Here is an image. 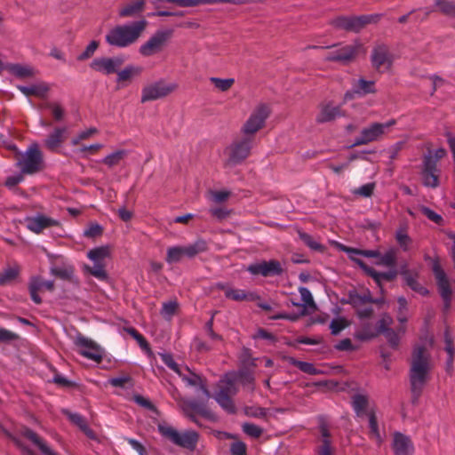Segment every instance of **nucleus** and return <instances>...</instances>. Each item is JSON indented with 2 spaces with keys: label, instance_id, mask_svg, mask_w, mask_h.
Here are the masks:
<instances>
[{
  "label": "nucleus",
  "instance_id": "obj_52",
  "mask_svg": "<svg viewBox=\"0 0 455 455\" xmlns=\"http://www.w3.org/2000/svg\"><path fill=\"white\" fill-rule=\"evenodd\" d=\"M231 195L230 191L228 190H220V191H210V200L214 204H221L226 202Z\"/></svg>",
  "mask_w": 455,
  "mask_h": 455
},
{
  "label": "nucleus",
  "instance_id": "obj_57",
  "mask_svg": "<svg viewBox=\"0 0 455 455\" xmlns=\"http://www.w3.org/2000/svg\"><path fill=\"white\" fill-rule=\"evenodd\" d=\"M299 292L301 297V300L303 301L304 307H315V304L311 294V291L307 287H299Z\"/></svg>",
  "mask_w": 455,
  "mask_h": 455
},
{
  "label": "nucleus",
  "instance_id": "obj_37",
  "mask_svg": "<svg viewBox=\"0 0 455 455\" xmlns=\"http://www.w3.org/2000/svg\"><path fill=\"white\" fill-rule=\"evenodd\" d=\"M298 235L299 239L312 251L320 252L324 251L325 247L311 235L300 230L298 231Z\"/></svg>",
  "mask_w": 455,
  "mask_h": 455
},
{
  "label": "nucleus",
  "instance_id": "obj_21",
  "mask_svg": "<svg viewBox=\"0 0 455 455\" xmlns=\"http://www.w3.org/2000/svg\"><path fill=\"white\" fill-rule=\"evenodd\" d=\"M343 116H346V112L341 106H335L331 102H328L321 105L316 122L320 124L328 123Z\"/></svg>",
  "mask_w": 455,
  "mask_h": 455
},
{
  "label": "nucleus",
  "instance_id": "obj_7",
  "mask_svg": "<svg viewBox=\"0 0 455 455\" xmlns=\"http://www.w3.org/2000/svg\"><path fill=\"white\" fill-rule=\"evenodd\" d=\"M446 154L443 148H438L435 152H428L424 156L422 180L426 187L436 188L439 185V170L436 168V163Z\"/></svg>",
  "mask_w": 455,
  "mask_h": 455
},
{
  "label": "nucleus",
  "instance_id": "obj_9",
  "mask_svg": "<svg viewBox=\"0 0 455 455\" xmlns=\"http://www.w3.org/2000/svg\"><path fill=\"white\" fill-rule=\"evenodd\" d=\"M87 257L93 262L92 267H85L86 270L99 280H106L108 278L105 270V259L110 257V247L108 245L100 246L90 250Z\"/></svg>",
  "mask_w": 455,
  "mask_h": 455
},
{
  "label": "nucleus",
  "instance_id": "obj_36",
  "mask_svg": "<svg viewBox=\"0 0 455 455\" xmlns=\"http://www.w3.org/2000/svg\"><path fill=\"white\" fill-rule=\"evenodd\" d=\"M50 272L62 280H71L74 275V267L70 264L54 266L51 267Z\"/></svg>",
  "mask_w": 455,
  "mask_h": 455
},
{
  "label": "nucleus",
  "instance_id": "obj_45",
  "mask_svg": "<svg viewBox=\"0 0 455 455\" xmlns=\"http://www.w3.org/2000/svg\"><path fill=\"white\" fill-rule=\"evenodd\" d=\"M444 337H445V343H446L445 350L449 355V358L447 361V368H448V371H451L452 370V363H453V339H452V335H451V331L450 329L447 328L445 330Z\"/></svg>",
  "mask_w": 455,
  "mask_h": 455
},
{
  "label": "nucleus",
  "instance_id": "obj_31",
  "mask_svg": "<svg viewBox=\"0 0 455 455\" xmlns=\"http://www.w3.org/2000/svg\"><path fill=\"white\" fill-rule=\"evenodd\" d=\"M369 419V436L371 439L374 440L378 445H381L384 441L383 435L380 434L379 424L377 421V417L373 410H370L368 413Z\"/></svg>",
  "mask_w": 455,
  "mask_h": 455
},
{
  "label": "nucleus",
  "instance_id": "obj_42",
  "mask_svg": "<svg viewBox=\"0 0 455 455\" xmlns=\"http://www.w3.org/2000/svg\"><path fill=\"white\" fill-rule=\"evenodd\" d=\"M396 263V250L390 248L384 254L379 253V265H383L388 267H394Z\"/></svg>",
  "mask_w": 455,
  "mask_h": 455
},
{
  "label": "nucleus",
  "instance_id": "obj_63",
  "mask_svg": "<svg viewBox=\"0 0 455 455\" xmlns=\"http://www.w3.org/2000/svg\"><path fill=\"white\" fill-rule=\"evenodd\" d=\"M19 339V335L4 328H0V342L8 343Z\"/></svg>",
  "mask_w": 455,
  "mask_h": 455
},
{
  "label": "nucleus",
  "instance_id": "obj_16",
  "mask_svg": "<svg viewBox=\"0 0 455 455\" xmlns=\"http://www.w3.org/2000/svg\"><path fill=\"white\" fill-rule=\"evenodd\" d=\"M247 271L254 275L267 277L281 275L283 273V267L280 261L271 259L252 263L247 267Z\"/></svg>",
  "mask_w": 455,
  "mask_h": 455
},
{
  "label": "nucleus",
  "instance_id": "obj_48",
  "mask_svg": "<svg viewBox=\"0 0 455 455\" xmlns=\"http://www.w3.org/2000/svg\"><path fill=\"white\" fill-rule=\"evenodd\" d=\"M44 108L51 110L54 119L56 121H61L65 116V110L60 106V103L57 102H47L44 105Z\"/></svg>",
  "mask_w": 455,
  "mask_h": 455
},
{
  "label": "nucleus",
  "instance_id": "obj_25",
  "mask_svg": "<svg viewBox=\"0 0 455 455\" xmlns=\"http://www.w3.org/2000/svg\"><path fill=\"white\" fill-rule=\"evenodd\" d=\"M393 449L395 455H411L414 451L411 439L401 433L395 434Z\"/></svg>",
  "mask_w": 455,
  "mask_h": 455
},
{
  "label": "nucleus",
  "instance_id": "obj_54",
  "mask_svg": "<svg viewBox=\"0 0 455 455\" xmlns=\"http://www.w3.org/2000/svg\"><path fill=\"white\" fill-rule=\"evenodd\" d=\"M98 132V130L94 127L89 128L85 131H82L79 133H77L76 136L72 138L71 144L73 146L78 145L82 140L89 139L90 137L93 136Z\"/></svg>",
  "mask_w": 455,
  "mask_h": 455
},
{
  "label": "nucleus",
  "instance_id": "obj_60",
  "mask_svg": "<svg viewBox=\"0 0 455 455\" xmlns=\"http://www.w3.org/2000/svg\"><path fill=\"white\" fill-rule=\"evenodd\" d=\"M405 280H406V283L413 290V291H418L419 293H420L421 295H426L427 294V290L424 287H422L418 282L417 280L408 275V274H405Z\"/></svg>",
  "mask_w": 455,
  "mask_h": 455
},
{
  "label": "nucleus",
  "instance_id": "obj_43",
  "mask_svg": "<svg viewBox=\"0 0 455 455\" xmlns=\"http://www.w3.org/2000/svg\"><path fill=\"white\" fill-rule=\"evenodd\" d=\"M20 273V267L18 266L9 267L0 273V284H7L17 278Z\"/></svg>",
  "mask_w": 455,
  "mask_h": 455
},
{
  "label": "nucleus",
  "instance_id": "obj_3",
  "mask_svg": "<svg viewBox=\"0 0 455 455\" xmlns=\"http://www.w3.org/2000/svg\"><path fill=\"white\" fill-rule=\"evenodd\" d=\"M157 429L160 435L172 442L173 444L194 451L196 448L199 435L194 430H186L180 432L175 427L166 424L160 423L157 425Z\"/></svg>",
  "mask_w": 455,
  "mask_h": 455
},
{
  "label": "nucleus",
  "instance_id": "obj_51",
  "mask_svg": "<svg viewBox=\"0 0 455 455\" xmlns=\"http://www.w3.org/2000/svg\"><path fill=\"white\" fill-rule=\"evenodd\" d=\"M209 212L218 221H221L230 216L232 210L226 207H212L209 209Z\"/></svg>",
  "mask_w": 455,
  "mask_h": 455
},
{
  "label": "nucleus",
  "instance_id": "obj_13",
  "mask_svg": "<svg viewBox=\"0 0 455 455\" xmlns=\"http://www.w3.org/2000/svg\"><path fill=\"white\" fill-rule=\"evenodd\" d=\"M396 124L395 119H390L386 123H372L363 128L360 135L355 138L353 146H361L379 140L386 131Z\"/></svg>",
  "mask_w": 455,
  "mask_h": 455
},
{
  "label": "nucleus",
  "instance_id": "obj_34",
  "mask_svg": "<svg viewBox=\"0 0 455 455\" xmlns=\"http://www.w3.org/2000/svg\"><path fill=\"white\" fill-rule=\"evenodd\" d=\"M145 6V2L143 0L136 1L131 4H128L124 5L122 9L119 11V16L120 17H134L138 14H140L143 10Z\"/></svg>",
  "mask_w": 455,
  "mask_h": 455
},
{
  "label": "nucleus",
  "instance_id": "obj_10",
  "mask_svg": "<svg viewBox=\"0 0 455 455\" xmlns=\"http://www.w3.org/2000/svg\"><path fill=\"white\" fill-rule=\"evenodd\" d=\"M177 88L178 84L176 83H166L164 80L156 81L142 88L140 101L145 103L164 98L176 91Z\"/></svg>",
  "mask_w": 455,
  "mask_h": 455
},
{
  "label": "nucleus",
  "instance_id": "obj_20",
  "mask_svg": "<svg viewBox=\"0 0 455 455\" xmlns=\"http://www.w3.org/2000/svg\"><path fill=\"white\" fill-rule=\"evenodd\" d=\"M351 259L355 261L368 275H370L379 286H380L382 280L392 281L397 275V271L394 268L387 272H379L374 268L367 266L360 259H355L353 256H351Z\"/></svg>",
  "mask_w": 455,
  "mask_h": 455
},
{
  "label": "nucleus",
  "instance_id": "obj_55",
  "mask_svg": "<svg viewBox=\"0 0 455 455\" xmlns=\"http://www.w3.org/2000/svg\"><path fill=\"white\" fill-rule=\"evenodd\" d=\"M242 428H243V431L246 435H248L253 438L259 437L261 435V434L263 433V429L260 427H259L255 424H252V423L246 422V423L243 424Z\"/></svg>",
  "mask_w": 455,
  "mask_h": 455
},
{
  "label": "nucleus",
  "instance_id": "obj_39",
  "mask_svg": "<svg viewBox=\"0 0 455 455\" xmlns=\"http://www.w3.org/2000/svg\"><path fill=\"white\" fill-rule=\"evenodd\" d=\"M126 156L127 151L120 149L106 156L101 162L111 168L117 165Z\"/></svg>",
  "mask_w": 455,
  "mask_h": 455
},
{
  "label": "nucleus",
  "instance_id": "obj_5",
  "mask_svg": "<svg viewBox=\"0 0 455 455\" xmlns=\"http://www.w3.org/2000/svg\"><path fill=\"white\" fill-rule=\"evenodd\" d=\"M253 145V139L251 137H243L235 140L228 145L225 150V166L234 167L245 160L250 153Z\"/></svg>",
  "mask_w": 455,
  "mask_h": 455
},
{
  "label": "nucleus",
  "instance_id": "obj_29",
  "mask_svg": "<svg viewBox=\"0 0 455 455\" xmlns=\"http://www.w3.org/2000/svg\"><path fill=\"white\" fill-rule=\"evenodd\" d=\"M23 435L31 441L44 455H59L45 443L44 439L31 429L26 428L23 431Z\"/></svg>",
  "mask_w": 455,
  "mask_h": 455
},
{
  "label": "nucleus",
  "instance_id": "obj_18",
  "mask_svg": "<svg viewBox=\"0 0 455 455\" xmlns=\"http://www.w3.org/2000/svg\"><path fill=\"white\" fill-rule=\"evenodd\" d=\"M123 64V60L119 57L108 58L101 57L94 59L90 67L95 71L101 72L106 75L116 72L117 68Z\"/></svg>",
  "mask_w": 455,
  "mask_h": 455
},
{
  "label": "nucleus",
  "instance_id": "obj_2",
  "mask_svg": "<svg viewBox=\"0 0 455 455\" xmlns=\"http://www.w3.org/2000/svg\"><path fill=\"white\" fill-rule=\"evenodd\" d=\"M146 27L147 21L144 20L116 25L108 31L105 41L109 46L115 48L129 47L138 41Z\"/></svg>",
  "mask_w": 455,
  "mask_h": 455
},
{
  "label": "nucleus",
  "instance_id": "obj_8",
  "mask_svg": "<svg viewBox=\"0 0 455 455\" xmlns=\"http://www.w3.org/2000/svg\"><path fill=\"white\" fill-rule=\"evenodd\" d=\"M207 250L208 245L204 239H198L195 243L186 246H172L167 249L166 261L169 264L177 263L180 261L183 257L192 259Z\"/></svg>",
  "mask_w": 455,
  "mask_h": 455
},
{
  "label": "nucleus",
  "instance_id": "obj_38",
  "mask_svg": "<svg viewBox=\"0 0 455 455\" xmlns=\"http://www.w3.org/2000/svg\"><path fill=\"white\" fill-rule=\"evenodd\" d=\"M231 396L232 395L217 392L214 395V399L227 412L234 413L235 411V407L233 403V400L231 399Z\"/></svg>",
  "mask_w": 455,
  "mask_h": 455
},
{
  "label": "nucleus",
  "instance_id": "obj_41",
  "mask_svg": "<svg viewBox=\"0 0 455 455\" xmlns=\"http://www.w3.org/2000/svg\"><path fill=\"white\" fill-rule=\"evenodd\" d=\"M233 375L237 384L239 383L243 387H247L251 391L254 390V377L251 372L243 371Z\"/></svg>",
  "mask_w": 455,
  "mask_h": 455
},
{
  "label": "nucleus",
  "instance_id": "obj_1",
  "mask_svg": "<svg viewBox=\"0 0 455 455\" xmlns=\"http://www.w3.org/2000/svg\"><path fill=\"white\" fill-rule=\"evenodd\" d=\"M431 369L430 355L424 346L417 345L412 352L410 383L413 396L417 399L428 379Z\"/></svg>",
  "mask_w": 455,
  "mask_h": 455
},
{
  "label": "nucleus",
  "instance_id": "obj_58",
  "mask_svg": "<svg viewBox=\"0 0 455 455\" xmlns=\"http://www.w3.org/2000/svg\"><path fill=\"white\" fill-rule=\"evenodd\" d=\"M99 47V43L95 40L92 41L85 50L77 56V60L82 61L91 58Z\"/></svg>",
  "mask_w": 455,
  "mask_h": 455
},
{
  "label": "nucleus",
  "instance_id": "obj_61",
  "mask_svg": "<svg viewBox=\"0 0 455 455\" xmlns=\"http://www.w3.org/2000/svg\"><path fill=\"white\" fill-rule=\"evenodd\" d=\"M435 5L445 15H452L455 12V6L445 0H435Z\"/></svg>",
  "mask_w": 455,
  "mask_h": 455
},
{
  "label": "nucleus",
  "instance_id": "obj_50",
  "mask_svg": "<svg viewBox=\"0 0 455 455\" xmlns=\"http://www.w3.org/2000/svg\"><path fill=\"white\" fill-rule=\"evenodd\" d=\"M210 81L221 92H227L229 90L235 83L233 78L222 79L219 77H211Z\"/></svg>",
  "mask_w": 455,
  "mask_h": 455
},
{
  "label": "nucleus",
  "instance_id": "obj_6",
  "mask_svg": "<svg viewBox=\"0 0 455 455\" xmlns=\"http://www.w3.org/2000/svg\"><path fill=\"white\" fill-rule=\"evenodd\" d=\"M381 14H368L361 16H339L330 21V24L338 29L358 33L366 25L377 23Z\"/></svg>",
  "mask_w": 455,
  "mask_h": 455
},
{
  "label": "nucleus",
  "instance_id": "obj_12",
  "mask_svg": "<svg viewBox=\"0 0 455 455\" xmlns=\"http://www.w3.org/2000/svg\"><path fill=\"white\" fill-rule=\"evenodd\" d=\"M268 116L269 108L267 105L257 106L242 126L241 132L244 137H251L254 140V134L263 128Z\"/></svg>",
  "mask_w": 455,
  "mask_h": 455
},
{
  "label": "nucleus",
  "instance_id": "obj_59",
  "mask_svg": "<svg viewBox=\"0 0 455 455\" xmlns=\"http://www.w3.org/2000/svg\"><path fill=\"white\" fill-rule=\"evenodd\" d=\"M162 361L177 374L183 367H180L173 359L172 355L168 353L160 354Z\"/></svg>",
  "mask_w": 455,
  "mask_h": 455
},
{
  "label": "nucleus",
  "instance_id": "obj_64",
  "mask_svg": "<svg viewBox=\"0 0 455 455\" xmlns=\"http://www.w3.org/2000/svg\"><path fill=\"white\" fill-rule=\"evenodd\" d=\"M347 326L346 321L342 318L333 319L330 323L332 335H338Z\"/></svg>",
  "mask_w": 455,
  "mask_h": 455
},
{
  "label": "nucleus",
  "instance_id": "obj_26",
  "mask_svg": "<svg viewBox=\"0 0 455 455\" xmlns=\"http://www.w3.org/2000/svg\"><path fill=\"white\" fill-rule=\"evenodd\" d=\"M67 132L68 129L65 126L54 128L44 141L45 148L51 151H56L65 140Z\"/></svg>",
  "mask_w": 455,
  "mask_h": 455
},
{
  "label": "nucleus",
  "instance_id": "obj_49",
  "mask_svg": "<svg viewBox=\"0 0 455 455\" xmlns=\"http://www.w3.org/2000/svg\"><path fill=\"white\" fill-rule=\"evenodd\" d=\"M108 383L116 387L127 388L132 386V379L128 375H122L119 377L108 379Z\"/></svg>",
  "mask_w": 455,
  "mask_h": 455
},
{
  "label": "nucleus",
  "instance_id": "obj_19",
  "mask_svg": "<svg viewBox=\"0 0 455 455\" xmlns=\"http://www.w3.org/2000/svg\"><path fill=\"white\" fill-rule=\"evenodd\" d=\"M359 46V44L345 45L335 52H330L325 60L347 64L355 58Z\"/></svg>",
  "mask_w": 455,
  "mask_h": 455
},
{
  "label": "nucleus",
  "instance_id": "obj_44",
  "mask_svg": "<svg viewBox=\"0 0 455 455\" xmlns=\"http://www.w3.org/2000/svg\"><path fill=\"white\" fill-rule=\"evenodd\" d=\"M371 301H373V299L371 298L369 291H367L363 294H359L356 291H352L349 293V302L355 307L366 303H371Z\"/></svg>",
  "mask_w": 455,
  "mask_h": 455
},
{
  "label": "nucleus",
  "instance_id": "obj_14",
  "mask_svg": "<svg viewBox=\"0 0 455 455\" xmlns=\"http://www.w3.org/2000/svg\"><path fill=\"white\" fill-rule=\"evenodd\" d=\"M432 262V270L435 274V277L436 279V283L438 285L439 292L443 299L444 303V310H448L451 307V290L450 287V283L442 268L439 259L437 258L431 259Z\"/></svg>",
  "mask_w": 455,
  "mask_h": 455
},
{
  "label": "nucleus",
  "instance_id": "obj_28",
  "mask_svg": "<svg viewBox=\"0 0 455 455\" xmlns=\"http://www.w3.org/2000/svg\"><path fill=\"white\" fill-rule=\"evenodd\" d=\"M218 287L225 290V296L228 299H233L235 301H253L259 298V296L254 292H246L245 291L240 289L225 288L224 284H218Z\"/></svg>",
  "mask_w": 455,
  "mask_h": 455
},
{
  "label": "nucleus",
  "instance_id": "obj_62",
  "mask_svg": "<svg viewBox=\"0 0 455 455\" xmlns=\"http://www.w3.org/2000/svg\"><path fill=\"white\" fill-rule=\"evenodd\" d=\"M419 211L422 214H424L428 220H432L436 224H440L443 220V218L440 214L436 213L433 210L426 206H420Z\"/></svg>",
  "mask_w": 455,
  "mask_h": 455
},
{
  "label": "nucleus",
  "instance_id": "obj_47",
  "mask_svg": "<svg viewBox=\"0 0 455 455\" xmlns=\"http://www.w3.org/2000/svg\"><path fill=\"white\" fill-rule=\"evenodd\" d=\"M346 252L348 253L349 257L353 256L355 259H357L355 256L361 255L364 256L366 258H377L379 257V251H373V250H358L355 248H346L344 249Z\"/></svg>",
  "mask_w": 455,
  "mask_h": 455
},
{
  "label": "nucleus",
  "instance_id": "obj_11",
  "mask_svg": "<svg viewBox=\"0 0 455 455\" xmlns=\"http://www.w3.org/2000/svg\"><path fill=\"white\" fill-rule=\"evenodd\" d=\"M172 36V29L156 31L140 46L139 52L144 57H150L160 52Z\"/></svg>",
  "mask_w": 455,
  "mask_h": 455
},
{
  "label": "nucleus",
  "instance_id": "obj_40",
  "mask_svg": "<svg viewBox=\"0 0 455 455\" xmlns=\"http://www.w3.org/2000/svg\"><path fill=\"white\" fill-rule=\"evenodd\" d=\"M395 239L403 251H407L411 249L412 240L408 235L406 228H401L395 232Z\"/></svg>",
  "mask_w": 455,
  "mask_h": 455
},
{
  "label": "nucleus",
  "instance_id": "obj_17",
  "mask_svg": "<svg viewBox=\"0 0 455 455\" xmlns=\"http://www.w3.org/2000/svg\"><path fill=\"white\" fill-rule=\"evenodd\" d=\"M24 221L27 228L36 234H40L45 228L60 225L59 220L40 213L26 217Z\"/></svg>",
  "mask_w": 455,
  "mask_h": 455
},
{
  "label": "nucleus",
  "instance_id": "obj_23",
  "mask_svg": "<svg viewBox=\"0 0 455 455\" xmlns=\"http://www.w3.org/2000/svg\"><path fill=\"white\" fill-rule=\"evenodd\" d=\"M371 62L374 68L379 69L381 67L389 68L392 65L393 58L385 44H379L373 48L371 52Z\"/></svg>",
  "mask_w": 455,
  "mask_h": 455
},
{
  "label": "nucleus",
  "instance_id": "obj_33",
  "mask_svg": "<svg viewBox=\"0 0 455 455\" xmlns=\"http://www.w3.org/2000/svg\"><path fill=\"white\" fill-rule=\"evenodd\" d=\"M353 85L355 88V92H357V97H363L367 94L376 93L377 92L375 82L368 81L364 78H359L358 80L355 81Z\"/></svg>",
  "mask_w": 455,
  "mask_h": 455
},
{
  "label": "nucleus",
  "instance_id": "obj_56",
  "mask_svg": "<svg viewBox=\"0 0 455 455\" xmlns=\"http://www.w3.org/2000/svg\"><path fill=\"white\" fill-rule=\"evenodd\" d=\"M177 307H178V303L176 301L164 302L163 304V307L161 309V315L164 318L169 320L174 315Z\"/></svg>",
  "mask_w": 455,
  "mask_h": 455
},
{
  "label": "nucleus",
  "instance_id": "obj_22",
  "mask_svg": "<svg viewBox=\"0 0 455 455\" xmlns=\"http://www.w3.org/2000/svg\"><path fill=\"white\" fill-rule=\"evenodd\" d=\"M178 375L188 386L198 387L203 394L206 396V398H210L211 394L206 387L204 380L200 375L191 371L190 369L187 366L183 367Z\"/></svg>",
  "mask_w": 455,
  "mask_h": 455
},
{
  "label": "nucleus",
  "instance_id": "obj_24",
  "mask_svg": "<svg viewBox=\"0 0 455 455\" xmlns=\"http://www.w3.org/2000/svg\"><path fill=\"white\" fill-rule=\"evenodd\" d=\"M52 291L54 289L53 281H44L39 276H34L29 282V293L32 300L36 304H40L42 299L38 295V292L43 290Z\"/></svg>",
  "mask_w": 455,
  "mask_h": 455
},
{
  "label": "nucleus",
  "instance_id": "obj_46",
  "mask_svg": "<svg viewBox=\"0 0 455 455\" xmlns=\"http://www.w3.org/2000/svg\"><path fill=\"white\" fill-rule=\"evenodd\" d=\"M141 69L134 66H127L117 73V81L123 82L132 79L134 76L140 74Z\"/></svg>",
  "mask_w": 455,
  "mask_h": 455
},
{
  "label": "nucleus",
  "instance_id": "obj_30",
  "mask_svg": "<svg viewBox=\"0 0 455 455\" xmlns=\"http://www.w3.org/2000/svg\"><path fill=\"white\" fill-rule=\"evenodd\" d=\"M18 89L27 97L36 96L44 98L49 91V87L44 83H39L28 86L19 85Z\"/></svg>",
  "mask_w": 455,
  "mask_h": 455
},
{
  "label": "nucleus",
  "instance_id": "obj_32",
  "mask_svg": "<svg viewBox=\"0 0 455 455\" xmlns=\"http://www.w3.org/2000/svg\"><path fill=\"white\" fill-rule=\"evenodd\" d=\"M219 391L225 395H235L238 392L237 382L233 374L226 375L224 379L220 381Z\"/></svg>",
  "mask_w": 455,
  "mask_h": 455
},
{
  "label": "nucleus",
  "instance_id": "obj_53",
  "mask_svg": "<svg viewBox=\"0 0 455 455\" xmlns=\"http://www.w3.org/2000/svg\"><path fill=\"white\" fill-rule=\"evenodd\" d=\"M374 188H375V183L371 182V183L364 184L358 188H355L352 191V193L355 196H359L362 197H370L372 195Z\"/></svg>",
  "mask_w": 455,
  "mask_h": 455
},
{
  "label": "nucleus",
  "instance_id": "obj_35",
  "mask_svg": "<svg viewBox=\"0 0 455 455\" xmlns=\"http://www.w3.org/2000/svg\"><path fill=\"white\" fill-rule=\"evenodd\" d=\"M352 406L358 417L368 416V399L365 395H355L353 396Z\"/></svg>",
  "mask_w": 455,
  "mask_h": 455
},
{
  "label": "nucleus",
  "instance_id": "obj_4",
  "mask_svg": "<svg viewBox=\"0 0 455 455\" xmlns=\"http://www.w3.org/2000/svg\"><path fill=\"white\" fill-rule=\"evenodd\" d=\"M16 166L22 174H34L44 168V156L37 143L30 144L25 152L16 156Z\"/></svg>",
  "mask_w": 455,
  "mask_h": 455
},
{
  "label": "nucleus",
  "instance_id": "obj_27",
  "mask_svg": "<svg viewBox=\"0 0 455 455\" xmlns=\"http://www.w3.org/2000/svg\"><path fill=\"white\" fill-rule=\"evenodd\" d=\"M6 69L11 75L19 79L31 78L37 73L34 67L27 64H8Z\"/></svg>",
  "mask_w": 455,
  "mask_h": 455
},
{
  "label": "nucleus",
  "instance_id": "obj_15",
  "mask_svg": "<svg viewBox=\"0 0 455 455\" xmlns=\"http://www.w3.org/2000/svg\"><path fill=\"white\" fill-rule=\"evenodd\" d=\"M80 355L96 363H100L103 358V349L92 339L78 335L75 340Z\"/></svg>",
  "mask_w": 455,
  "mask_h": 455
}]
</instances>
